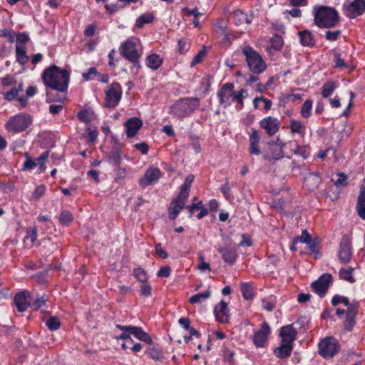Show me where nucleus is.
Returning <instances> with one entry per match:
<instances>
[{
	"mask_svg": "<svg viewBox=\"0 0 365 365\" xmlns=\"http://www.w3.org/2000/svg\"><path fill=\"white\" fill-rule=\"evenodd\" d=\"M161 176L160 170L157 168H148L139 180V185L142 187L155 184Z\"/></svg>",
	"mask_w": 365,
	"mask_h": 365,
	"instance_id": "nucleus-16",
	"label": "nucleus"
},
{
	"mask_svg": "<svg viewBox=\"0 0 365 365\" xmlns=\"http://www.w3.org/2000/svg\"><path fill=\"white\" fill-rule=\"evenodd\" d=\"M154 19L155 16L152 13L143 14L137 19L135 26L143 28L145 24L152 23Z\"/></svg>",
	"mask_w": 365,
	"mask_h": 365,
	"instance_id": "nucleus-40",
	"label": "nucleus"
},
{
	"mask_svg": "<svg viewBox=\"0 0 365 365\" xmlns=\"http://www.w3.org/2000/svg\"><path fill=\"white\" fill-rule=\"evenodd\" d=\"M23 88L24 83L21 81L18 83L16 86L13 87L9 91H2L1 94L4 97V99L9 102L15 101L19 97V92L23 91Z\"/></svg>",
	"mask_w": 365,
	"mask_h": 365,
	"instance_id": "nucleus-26",
	"label": "nucleus"
},
{
	"mask_svg": "<svg viewBox=\"0 0 365 365\" xmlns=\"http://www.w3.org/2000/svg\"><path fill=\"white\" fill-rule=\"evenodd\" d=\"M61 321L56 316H50L46 321V325L50 331H56L61 327Z\"/></svg>",
	"mask_w": 365,
	"mask_h": 365,
	"instance_id": "nucleus-44",
	"label": "nucleus"
},
{
	"mask_svg": "<svg viewBox=\"0 0 365 365\" xmlns=\"http://www.w3.org/2000/svg\"><path fill=\"white\" fill-rule=\"evenodd\" d=\"M200 105L197 97L180 98L169 107L168 113L173 118L182 119L190 116Z\"/></svg>",
	"mask_w": 365,
	"mask_h": 365,
	"instance_id": "nucleus-3",
	"label": "nucleus"
},
{
	"mask_svg": "<svg viewBox=\"0 0 365 365\" xmlns=\"http://www.w3.org/2000/svg\"><path fill=\"white\" fill-rule=\"evenodd\" d=\"M93 113L89 110H81L77 113L78 119L83 123H89L92 120Z\"/></svg>",
	"mask_w": 365,
	"mask_h": 365,
	"instance_id": "nucleus-51",
	"label": "nucleus"
},
{
	"mask_svg": "<svg viewBox=\"0 0 365 365\" xmlns=\"http://www.w3.org/2000/svg\"><path fill=\"white\" fill-rule=\"evenodd\" d=\"M37 239V229L36 227L26 230V235L24 238L25 247L31 248Z\"/></svg>",
	"mask_w": 365,
	"mask_h": 365,
	"instance_id": "nucleus-34",
	"label": "nucleus"
},
{
	"mask_svg": "<svg viewBox=\"0 0 365 365\" xmlns=\"http://www.w3.org/2000/svg\"><path fill=\"white\" fill-rule=\"evenodd\" d=\"M115 327L118 329L123 331L122 334H120V335H118L115 337V339L117 340H120V339L127 340V341H130V343H133V340L130 336V335H132V333H130L132 331H130L129 329V328H133V326H132V325L124 326V325H121V324H116Z\"/></svg>",
	"mask_w": 365,
	"mask_h": 365,
	"instance_id": "nucleus-33",
	"label": "nucleus"
},
{
	"mask_svg": "<svg viewBox=\"0 0 365 365\" xmlns=\"http://www.w3.org/2000/svg\"><path fill=\"white\" fill-rule=\"evenodd\" d=\"M332 276L331 274H323L318 279L311 284V287L321 298H323L331 283Z\"/></svg>",
	"mask_w": 365,
	"mask_h": 365,
	"instance_id": "nucleus-12",
	"label": "nucleus"
},
{
	"mask_svg": "<svg viewBox=\"0 0 365 365\" xmlns=\"http://www.w3.org/2000/svg\"><path fill=\"white\" fill-rule=\"evenodd\" d=\"M297 334L298 331L295 328H294L293 324L282 327L279 331L281 342L293 346V343L297 338Z\"/></svg>",
	"mask_w": 365,
	"mask_h": 365,
	"instance_id": "nucleus-19",
	"label": "nucleus"
},
{
	"mask_svg": "<svg viewBox=\"0 0 365 365\" xmlns=\"http://www.w3.org/2000/svg\"><path fill=\"white\" fill-rule=\"evenodd\" d=\"M356 324V317L346 315L344 322V329L346 331H351Z\"/></svg>",
	"mask_w": 365,
	"mask_h": 365,
	"instance_id": "nucleus-58",
	"label": "nucleus"
},
{
	"mask_svg": "<svg viewBox=\"0 0 365 365\" xmlns=\"http://www.w3.org/2000/svg\"><path fill=\"white\" fill-rule=\"evenodd\" d=\"M338 86V83L334 81H328L325 82L322 87V96L324 98H328L334 92Z\"/></svg>",
	"mask_w": 365,
	"mask_h": 365,
	"instance_id": "nucleus-32",
	"label": "nucleus"
},
{
	"mask_svg": "<svg viewBox=\"0 0 365 365\" xmlns=\"http://www.w3.org/2000/svg\"><path fill=\"white\" fill-rule=\"evenodd\" d=\"M136 46L137 44L134 41L128 39L120 44L119 49L121 56L132 63L134 67L139 69L141 68L140 63V55L137 51Z\"/></svg>",
	"mask_w": 365,
	"mask_h": 365,
	"instance_id": "nucleus-6",
	"label": "nucleus"
},
{
	"mask_svg": "<svg viewBox=\"0 0 365 365\" xmlns=\"http://www.w3.org/2000/svg\"><path fill=\"white\" fill-rule=\"evenodd\" d=\"M187 198H184L179 192L178 196L172 201L168 208V215L170 220H175L184 208Z\"/></svg>",
	"mask_w": 365,
	"mask_h": 365,
	"instance_id": "nucleus-20",
	"label": "nucleus"
},
{
	"mask_svg": "<svg viewBox=\"0 0 365 365\" xmlns=\"http://www.w3.org/2000/svg\"><path fill=\"white\" fill-rule=\"evenodd\" d=\"M105 106L107 108H115L122 97V88L119 83L113 82L105 91Z\"/></svg>",
	"mask_w": 365,
	"mask_h": 365,
	"instance_id": "nucleus-8",
	"label": "nucleus"
},
{
	"mask_svg": "<svg viewBox=\"0 0 365 365\" xmlns=\"http://www.w3.org/2000/svg\"><path fill=\"white\" fill-rule=\"evenodd\" d=\"M214 314L216 320L222 324H227L230 319V310L227 304L221 300L214 308Z\"/></svg>",
	"mask_w": 365,
	"mask_h": 365,
	"instance_id": "nucleus-18",
	"label": "nucleus"
},
{
	"mask_svg": "<svg viewBox=\"0 0 365 365\" xmlns=\"http://www.w3.org/2000/svg\"><path fill=\"white\" fill-rule=\"evenodd\" d=\"M182 12L184 15L187 16H190L191 15L194 16L193 25L195 27H198L200 25V22L198 21V18L202 15L200 12H199L198 9L197 7L193 9H190L187 7H185L182 9Z\"/></svg>",
	"mask_w": 365,
	"mask_h": 365,
	"instance_id": "nucleus-43",
	"label": "nucleus"
},
{
	"mask_svg": "<svg viewBox=\"0 0 365 365\" xmlns=\"http://www.w3.org/2000/svg\"><path fill=\"white\" fill-rule=\"evenodd\" d=\"M29 297L30 294L27 291H21L15 294L14 301L19 312H25L29 307Z\"/></svg>",
	"mask_w": 365,
	"mask_h": 365,
	"instance_id": "nucleus-21",
	"label": "nucleus"
},
{
	"mask_svg": "<svg viewBox=\"0 0 365 365\" xmlns=\"http://www.w3.org/2000/svg\"><path fill=\"white\" fill-rule=\"evenodd\" d=\"M299 42L302 46L313 48L315 46V38L309 29L298 31Z\"/></svg>",
	"mask_w": 365,
	"mask_h": 365,
	"instance_id": "nucleus-24",
	"label": "nucleus"
},
{
	"mask_svg": "<svg viewBox=\"0 0 365 365\" xmlns=\"http://www.w3.org/2000/svg\"><path fill=\"white\" fill-rule=\"evenodd\" d=\"M322 182V177L319 172L309 171L304 177V187L312 192L317 189Z\"/></svg>",
	"mask_w": 365,
	"mask_h": 365,
	"instance_id": "nucleus-17",
	"label": "nucleus"
},
{
	"mask_svg": "<svg viewBox=\"0 0 365 365\" xmlns=\"http://www.w3.org/2000/svg\"><path fill=\"white\" fill-rule=\"evenodd\" d=\"M240 292L243 298L246 300L252 299L255 295V291L250 282L241 283Z\"/></svg>",
	"mask_w": 365,
	"mask_h": 365,
	"instance_id": "nucleus-35",
	"label": "nucleus"
},
{
	"mask_svg": "<svg viewBox=\"0 0 365 365\" xmlns=\"http://www.w3.org/2000/svg\"><path fill=\"white\" fill-rule=\"evenodd\" d=\"M217 251L221 255L224 262L231 266L235 264L238 255L237 248L234 245H219L217 247Z\"/></svg>",
	"mask_w": 365,
	"mask_h": 365,
	"instance_id": "nucleus-13",
	"label": "nucleus"
},
{
	"mask_svg": "<svg viewBox=\"0 0 365 365\" xmlns=\"http://www.w3.org/2000/svg\"><path fill=\"white\" fill-rule=\"evenodd\" d=\"M314 23L319 29H331L339 23V14L336 9L328 6H315L312 10Z\"/></svg>",
	"mask_w": 365,
	"mask_h": 365,
	"instance_id": "nucleus-2",
	"label": "nucleus"
},
{
	"mask_svg": "<svg viewBox=\"0 0 365 365\" xmlns=\"http://www.w3.org/2000/svg\"><path fill=\"white\" fill-rule=\"evenodd\" d=\"M262 307L263 309L272 312L275 307V299H273L272 296L267 298L262 299Z\"/></svg>",
	"mask_w": 365,
	"mask_h": 365,
	"instance_id": "nucleus-54",
	"label": "nucleus"
},
{
	"mask_svg": "<svg viewBox=\"0 0 365 365\" xmlns=\"http://www.w3.org/2000/svg\"><path fill=\"white\" fill-rule=\"evenodd\" d=\"M41 78L46 88L61 93L67 92L70 81V73L67 70L51 65L43 71Z\"/></svg>",
	"mask_w": 365,
	"mask_h": 365,
	"instance_id": "nucleus-1",
	"label": "nucleus"
},
{
	"mask_svg": "<svg viewBox=\"0 0 365 365\" xmlns=\"http://www.w3.org/2000/svg\"><path fill=\"white\" fill-rule=\"evenodd\" d=\"M309 323V319L306 316H301L292 324L294 328L297 329H306Z\"/></svg>",
	"mask_w": 365,
	"mask_h": 365,
	"instance_id": "nucleus-57",
	"label": "nucleus"
},
{
	"mask_svg": "<svg viewBox=\"0 0 365 365\" xmlns=\"http://www.w3.org/2000/svg\"><path fill=\"white\" fill-rule=\"evenodd\" d=\"M230 19L237 26L243 24H250L252 22V16H248L247 14L240 9L234 10L230 15Z\"/></svg>",
	"mask_w": 365,
	"mask_h": 365,
	"instance_id": "nucleus-23",
	"label": "nucleus"
},
{
	"mask_svg": "<svg viewBox=\"0 0 365 365\" xmlns=\"http://www.w3.org/2000/svg\"><path fill=\"white\" fill-rule=\"evenodd\" d=\"M343 14L349 19H355L361 16L365 11V0H354L344 3L342 6Z\"/></svg>",
	"mask_w": 365,
	"mask_h": 365,
	"instance_id": "nucleus-9",
	"label": "nucleus"
},
{
	"mask_svg": "<svg viewBox=\"0 0 365 365\" xmlns=\"http://www.w3.org/2000/svg\"><path fill=\"white\" fill-rule=\"evenodd\" d=\"M133 275L138 282L141 283L148 282V275L147 272L141 267L135 268L133 271Z\"/></svg>",
	"mask_w": 365,
	"mask_h": 365,
	"instance_id": "nucleus-47",
	"label": "nucleus"
},
{
	"mask_svg": "<svg viewBox=\"0 0 365 365\" xmlns=\"http://www.w3.org/2000/svg\"><path fill=\"white\" fill-rule=\"evenodd\" d=\"M306 245H307L310 254L314 255L315 258L321 257L320 252L317 249V242L316 239H311Z\"/></svg>",
	"mask_w": 365,
	"mask_h": 365,
	"instance_id": "nucleus-56",
	"label": "nucleus"
},
{
	"mask_svg": "<svg viewBox=\"0 0 365 365\" xmlns=\"http://www.w3.org/2000/svg\"><path fill=\"white\" fill-rule=\"evenodd\" d=\"M121 145L115 140L108 155V160H120Z\"/></svg>",
	"mask_w": 365,
	"mask_h": 365,
	"instance_id": "nucleus-49",
	"label": "nucleus"
},
{
	"mask_svg": "<svg viewBox=\"0 0 365 365\" xmlns=\"http://www.w3.org/2000/svg\"><path fill=\"white\" fill-rule=\"evenodd\" d=\"M46 187L44 185L37 186L31 195V199L34 200H38L45 193Z\"/></svg>",
	"mask_w": 365,
	"mask_h": 365,
	"instance_id": "nucleus-59",
	"label": "nucleus"
},
{
	"mask_svg": "<svg viewBox=\"0 0 365 365\" xmlns=\"http://www.w3.org/2000/svg\"><path fill=\"white\" fill-rule=\"evenodd\" d=\"M353 271H354V268H352V267H349V269L341 268L339 272L340 279L346 280L351 283L354 282L355 279L352 276Z\"/></svg>",
	"mask_w": 365,
	"mask_h": 365,
	"instance_id": "nucleus-48",
	"label": "nucleus"
},
{
	"mask_svg": "<svg viewBox=\"0 0 365 365\" xmlns=\"http://www.w3.org/2000/svg\"><path fill=\"white\" fill-rule=\"evenodd\" d=\"M235 92L233 83L227 82L223 84L217 93L219 103L224 108H227L232 103V96Z\"/></svg>",
	"mask_w": 365,
	"mask_h": 365,
	"instance_id": "nucleus-10",
	"label": "nucleus"
},
{
	"mask_svg": "<svg viewBox=\"0 0 365 365\" xmlns=\"http://www.w3.org/2000/svg\"><path fill=\"white\" fill-rule=\"evenodd\" d=\"M16 83L17 81L15 76L10 74H7L4 77L0 78V84L4 89L15 86Z\"/></svg>",
	"mask_w": 365,
	"mask_h": 365,
	"instance_id": "nucleus-50",
	"label": "nucleus"
},
{
	"mask_svg": "<svg viewBox=\"0 0 365 365\" xmlns=\"http://www.w3.org/2000/svg\"><path fill=\"white\" fill-rule=\"evenodd\" d=\"M194 179L195 177L193 175H188L186 177L184 183L180 186V193L182 197H184V198H188L190 189Z\"/></svg>",
	"mask_w": 365,
	"mask_h": 365,
	"instance_id": "nucleus-36",
	"label": "nucleus"
},
{
	"mask_svg": "<svg viewBox=\"0 0 365 365\" xmlns=\"http://www.w3.org/2000/svg\"><path fill=\"white\" fill-rule=\"evenodd\" d=\"M147 354L150 358L155 361H160L163 359L162 351L155 346L148 348Z\"/></svg>",
	"mask_w": 365,
	"mask_h": 365,
	"instance_id": "nucleus-53",
	"label": "nucleus"
},
{
	"mask_svg": "<svg viewBox=\"0 0 365 365\" xmlns=\"http://www.w3.org/2000/svg\"><path fill=\"white\" fill-rule=\"evenodd\" d=\"M271 333L270 327L267 322H264L261 324L260 329L255 331L252 336V341L257 348L263 347L267 341Z\"/></svg>",
	"mask_w": 365,
	"mask_h": 365,
	"instance_id": "nucleus-15",
	"label": "nucleus"
},
{
	"mask_svg": "<svg viewBox=\"0 0 365 365\" xmlns=\"http://www.w3.org/2000/svg\"><path fill=\"white\" fill-rule=\"evenodd\" d=\"M313 101L311 99H307L302 104L300 109V115L304 118H309L312 115Z\"/></svg>",
	"mask_w": 365,
	"mask_h": 365,
	"instance_id": "nucleus-41",
	"label": "nucleus"
},
{
	"mask_svg": "<svg viewBox=\"0 0 365 365\" xmlns=\"http://www.w3.org/2000/svg\"><path fill=\"white\" fill-rule=\"evenodd\" d=\"M319 354L324 359H331L339 351L340 346L333 336L322 339L318 344Z\"/></svg>",
	"mask_w": 365,
	"mask_h": 365,
	"instance_id": "nucleus-7",
	"label": "nucleus"
},
{
	"mask_svg": "<svg viewBox=\"0 0 365 365\" xmlns=\"http://www.w3.org/2000/svg\"><path fill=\"white\" fill-rule=\"evenodd\" d=\"M163 61V58L160 56L156 53L150 54L145 58L146 66L154 71L161 66Z\"/></svg>",
	"mask_w": 365,
	"mask_h": 365,
	"instance_id": "nucleus-28",
	"label": "nucleus"
},
{
	"mask_svg": "<svg viewBox=\"0 0 365 365\" xmlns=\"http://www.w3.org/2000/svg\"><path fill=\"white\" fill-rule=\"evenodd\" d=\"M140 294L143 296V297H148L151 295L152 293V287L151 285L147 282L145 283H142L140 285Z\"/></svg>",
	"mask_w": 365,
	"mask_h": 365,
	"instance_id": "nucleus-61",
	"label": "nucleus"
},
{
	"mask_svg": "<svg viewBox=\"0 0 365 365\" xmlns=\"http://www.w3.org/2000/svg\"><path fill=\"white\" fill-rule=\"evenodd\" d=\"M96 75H98L97 68L91 67L82 73V77L85 81H89L96 78Z\"/></svg>",
	"mask_w": 365,
	"mask_h": 365,
	"instance_id": "nucleus-55",
	"label": "nucleus"
},
{
	"mask_svg": "<svg viewBox=\"0 0 365 365\" xmlns=\"http://www.w3.org/2000/svg\"><path fill=\"white\" fill-rule=\"evenodd\" d=\"M356 210L358 215L362 220H365V186H362L360 189L356 203Z\"/></svg>",
	"mask_w": 365,
	"mask_h": 365,
	"instance_id": "nucleus-29",
	"label": "nucleus"
},
{
	"mask_svg": "<svg viewBox=\"0 0 365 365\" xmlns=\"http://www.w3.org/2000/svg\"><path fill=\"white\" fill-rule=\"evenodd\" d=\"M346 306L347 307L346 314L356 317L358 312V309L359 307V302L356 301L352 302H349V305Z\"/></svg>",
	"mask_w": 365,
	"mask_h": 365,
	"instance_id": "nucleus-63",
	"label": "nucleus"
},
{
	"mask_svg": "<svg viewBox=\"0 0 365 365\" xmlns=\"http://www.w3.org/2000/svg\"><path fill=\"white\" fill-rule=\"evenodd\" d=\"M292 349L293 346L281 342V345L274 350V354L279 359H285L291 355Z\"/></svg>",
	"mask_w": 365,
	"mask_h": 365,
	"instance_id": "nucleus-30",
	"label": "nucleus"
},
{
	"mask_svg": "<svg viewBox=\"0 0 365 365\" xmlns=\"http://www.w3.org/2000/svg\"><path fill=\"white\" fill-rule=\"evenodd\" d=\"M290 132L292 134H298L301 137H304L306 134V125L300 120L291 119L289 124Z\"/></svg>",
	"mask_w": 365,
	"mask_h": 365,
	"instance_id": "nucleus-31",
	"label": "nucleus"
},
{
	"mask_svg": "<svg viewBox=\"0 0 365 365\" xmlns=\"http://www.w3.org/2000/svg\"><path fill=\"white\" fill-rule=\"evenodd\" d=\"M259 124L260 128L265 130L267 135L273 136L279 131L281 123L277 118L267 116L262 118Z\"/></svg>",
	"mask_w": 365,
	"mask_h": 365,
	"instance_id": "nucleus-14",
	"label": "nucleus"
},
{
	"mask_svg": "<svg viewBox=\"0 0 365 365\" xmlns=\"http://www.w3.org/2000/svg\"><path fill=\"white\" fill-rule=\"evenodd\" d=\"M30 41L29 36L26 32L16 34V49L26 50V45Z\"/></svg>",
	"mask_w": 365,
	"mask_h": 365,
	"instance_id": "nucleus-37",
	"label": "nucleus"
},
{
	"mask_svg": "<svg viewBox=\"0 0 365 365\" xmlns=\"http://www.w3.org/2000/svg\"><path fill=\"white\" fill-rule=\"evenodd\" d=\"M250 71L254 74H260L267 68V64L261 55L252 46H245L242 50Z\"/></svg>",
	"mask_w": 365,
	"mask_h": 365,
	"instance_id": "nucleus-4",
	"label": "nucleus"
},
{
	"mask_svg": "<svg viewBox=\"0 0 365 365\" xmlns=\"http://www.w3.org/2000/svg\"><path fill=\"white\" fill-rule=\"evenodd\" d=\"M212 77L211 76L207 75L204 76L200 82V86L203 88V93L205 94L208 93L210 91V88L212 84Z\"/></svg>",
	"mask_w": 365,
	"mask_h": 365,
	"instance_id": "nucleus-60",
	"label": "nucleus"
},
{
	"mask_svg": "<svg viewBox=\"0 0 365 365\" xmlns=\"http://www.w3.org/2000/svg\"><path fill=\"white\" fill-rule=\"evenodd\" d=\"M142 126L143 121L140 118L137 117L129 118L125 123L127 136L128 138L134 137Z\"/></svg>",
	"mask_w": 365,
	"mask_h": 365,
	"instance_id": "nucleus-22",
	"label": "nucleus"
},
{
	"mask_svg": "<svg viewBox=\"0 0 365 365\" xmlns=\"http://www.w3.org/2000/svg\"><path fill=\"white\" fill-rule=\"evenodd\" d=\"M47 300V297L43 295L41 297H38L37 299H36L31 304V307L34 310H38L40 308H41L46 304Z\"/></svg>",
	"mask_w": 365,
	"mask_h": 365,
	"instance_id": "nucleus-64",
	"label": "nucleus"
},
{
	"mask_svg": "<svg viewBox=\"0 0 365 365\" xmlns=\"http://www.w3.org/2000/svg\"><path fill=\"white\" fill-rule=\"evenodd\" d=\"M250 153L252 155H259L260 150L259 149V137L258 131L254 128L252 129V133L250 136Z\"/></svg>",
	"mask_w": 365,
	"mask_h": 365,
	"instance_id": "nucleus-27",
	"label": "nucleus"
},
{
	"mask_svg": "<svg viewBox=\"0 0 365 365\" xmlns=\"http://www.w3.org/2000/svg\"><path fill=\"white\" fill-rule=\"evenodd\" d=\"M270 47L275 51H280L284 44L282 37L279 34H274L269 41Z\"/></svg>",
	"mask_w": 365,
	"mask_h": 365,
	"instance_id": "nucleus-46",
	"label": "nucleus"
},
{
	"mask_svg": "<svg viewBox=\"0 0 365 365\" xmlns=\"http://www.w3.org/2000/svg\"><path fill=\"white\" fill-rule=\"evenodd\" d=\"M16 60L21 66H24L29 59V56L26 54V50H20L18 48L15 50Z\"/></svg>",
	"mask_w": 365,
	"mask_h": 365,
	"instance_id": "nucleus-52",
	"label": "nucleus"
},
{
	"mask_svg": "<svg viewBox=\"0 0 365 365\" xmlns=\"http://www.w3.org/2000/svg\"><path fill=\"white\" fill-rule=\"evenodd\" d=\"M341 34V30L331 31L328 30L325 33V38L329 41H336Z\"/></svg>",
	"mask_w": 365,
	"mask_h": 365,
	"instance_id": "nucleus-62",
	"label": "nucleus"
},
{
	"mask_svg": "<svg viewBox=\"0 0 365 365\" xmlns=\"http://www.w3.org/2000/svg\"><path fill=\"white\" fill-rule=\"evenodd\" d=\"M32 123L31 115L20 113L11 117L5 124L6 129L9 132L21 133L26 130Z\"/></svg>",
	"mask_w": 365,
	"mask_h": 365,
	"instance_id": "nucleus-5",
	"label": "nucleus"
},
{
	"mask_svg": "<svg viewBox=\"0 0 365 365\" xmlns=\"http://www.w3.org/2000/svg\"><path fill=\"white\" fill-rule=\"evenodd\" d=\"M232 186L230 184L228 178H225L224 183L219 188L224 197L228 201H231L234 199V196L232 194Z\"/></svg>",
	"mask_w": 365,
	"mask_h": 365,
	"instance_id": "nucleus-38",
	"label": "nucleus"
},
{
	"mask_svg": "<svg viewBox=\"0 0 365 365\" xmlns=\"http://www.w3.org/2000/svg\"><path fill=\"white\" fill-rule=\"evenodd\" d=\"M129 329L132 331L130 333H132V335L137 339L149 345L153 344L152 337L148 333L145 332L142 327L133 326V328H129Z\"/></svg>",
	"mask_w": 365,
	"mask_h": 365,
	"instance_id": "nucleus-25",
	"label": "nucleus"
},
{
	"mask_svg": "<svg viewBox=\"0 0 365 365\" xmlns=\"http://www.w3.org/2000/svg\"><path fill=\"white\" fill-rule=\"evenodd\" d=\"M352 255L351 241L347 235H344L339 242V260L342 264H347L351 261Z\"/></svg>",
	"mask_w": 365,
	"mask_h": 365,
	"instance_id": "nucleus-11",
	"label": "nucleus"
},
{
	"mask_svg": "<svg viewBox=\"0 0 365 365\" xmlns=\"http://www.w3.org/2000/svg\"><path fill=\"white\" fill-rule=\"evenodd\" d=\"M309 170L305 166L304 164H297L296 161H294L292 168V173L295 176L304 175L307 174Z\"/></svg>",
	"mask_w": 365,
	"mask_h": 365,
	"instance_id": "nucleus-45",
	"label": "nucleus"
},
{
	"mask_svg": "<svg viewBox=\"0 0 365 365\" xmlns=\"http://www.w3.org/2000/svg\"><path fill=\"white\" fill-rule=\"evenodd\" d=\"M211 295L210 290H207L204 292L197 293L192 295L189 299V302L192 304L202 303L205 299H208Z\"/></svg>",
	"mask_w": 365,
	"mask_h": 365,
	"instance_id": "nucleus-42",
	"label": "nucleus"
},
{
	"mask_svg": "<svg viewBox=\"0 0 365 365\" xmlns=\"http://www.w3.org/2000/svg\"><path fill=\"white\" fill-rule=\"evenodd\" d=\"M73 220V214L68 210H63L58 216L59 223L64 227H68Z\"/></svg>",
	"mask_w": 365,
	"mask_h": 365,
	"instance_id": "nucleus-39",
	"label": "nucleus"
}]
</instances>
